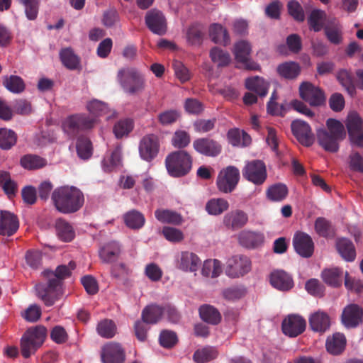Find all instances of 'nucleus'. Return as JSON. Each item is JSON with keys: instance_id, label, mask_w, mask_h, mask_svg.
I'll use <instances>...</instances> for the list:
<instances>
[{"instance_id": "1", "label": "nucleus", "mask_w": 363, "mask_h": 363, "mask_svg": "<svg viewBox=\"0 0 363 363\" xmlns=\"http://www.w3.org/2000/svg\"><path fill=\"white\" fill-rule=\"evenodd\" d=\"M76 264L70 261L68 265H60L55 272L44 271L43 274L47 279L45 284L40 283L36 284L35 290L38 296L43 301L46 306L54 305L62 295V280L71 274L72 270L74 269Z\"/></svg>"}, {"instance_id": "2", "label": "nucleus", "mask_w": 363, "mask_h": 363, "mask_svg": "<svg viewBox=\"0 0 363 363\" xmlns=\"http://www.w3.org/2000/svg\"><path fill=\"white\" fill-rule=\"evenodd\" d=\"M52 201L56 209L62 213H75L83 206V193L74 186H64L56 188L51 195Z\"/></svg>"}, {"instance_id": "3", "label": "nucleus", "mask_w": 363, "mask_h": 363, "mask_svg": "<svg viewBox=\"0 0 363 363\" xmlns=\"http://www.w3.org/2000/svg\"><path fill=\"white\" fill-rule=\"evenodd\" d=\"M328 129H320L317 131V139L319 145L327 152L338 151L339 143L346 135L345 127L336 119L329 118L326 121Z\"/></svg>"}, {"instance_id": "4", "label": "nucleus", "mask_w": 363, "mask_h": 363, "mask_svg": "<svg viewBox=\"0 0 363 363\" xmlns=\"http://www.w3.org/2000/svg\"><path fill=\"white\" fill-rule=\"evenodd\" d=\"M98 121L84 113L72 114L62 122L63 132L70 139H74L80 133H86L94 128Z\"/></svg>"}, {"instance_id": "5", "label": "nucleus", "mask_w": 363, "mask_h": 363, "mask_svg": "<svg viewBox=\"0 0 363 363\" xmlns=\"http://www.w3.org/2000/svg\"><path fill=\"white\" fill-rule=\"evenodd\" d=\"M117 79L124 92L129 95H139L145 89L146 83L143 74L133 67L119 69Z\"/></svg>"}, {"instance_id": "6", "label": "nucleus", "mask_w": 363, "mask_h": 363, "mask_svg": "<svg viewBox=\"0 0 363 363\" xmlns=\"http://www.w3.org/2000/svg\"><path fill=\"white\" fill-rule=\"evenodd\" d=\"M47 335V329L43 325L30 327L26 330L21 339V352L28 359L42 346Z\"/></svg>"}, {"instance_id": "7", "label": "nucleus", "mask_w": 363, "mask_h": 363, "mask_svg": "<svg viewBox=\"0 0 363 363\" xmlns=\"http://www.w3.org/2000/svg\"><path fill=\"white\" fill-rule=\"evenodd\" d=\"M165 167L172 177H182L187 175L192 169L193 160L185 150L171 152L165 158Z\"/></svg>"}, {"instance_id": "8", "label": "nucleus", "mask_w": 363, "mask_h": 363, "mask_svg": "<svg viewBox=\"0 0 363 363\" xmlns=\"http://www.w3.org/2000/svg\"><path fill=\"white\" fill-rule=\"evenodd\" d=\"M250 259L242 255H236L229 258L226 262L225 273L230 278H239L251 271Z\"/></svg>"}, {"instance_id": "9", "label": "nucleus", "mask_w": 363, "mask_h": 363, "mask_svg": "<svg viewBox=\"0 0 363 363\" xmlns=\"http://www.w3.org/2000/svg\"><path fill=\"white\" fill-rule=\"evenodd\" d=\"M242 173L243 178L255 185L262 184L267 177L265 164L258 160L247 162Z\"/></svg>"}, {"instance_id": "10", "label": "nucleus", "mask_w": 363, "mask_h": 363, "mask_svg": "<svg viewBox=\"0 0 363 363\" xmlns=\"http://www.w3.org/2000/svg\"><path fill=\"white\" fill-rule=\"evenodd\" d=\"M239 179V169L234 166H228L221 170L218 176V189L223 193H230L235 189Z\"/></svg>"}, {"instance_id": "11", "label": "nucleus", "mask_w": 363, "mask_h": 363, "mask_svg": "<svg viewBox=\"0 0 363 363\" xmlns=\"http://www.w3.org/2000/svg\"><path fill=\"white\" fill-rule=\"evenodd\" d=\"M251 51V45L246 40H241L234 45L233 52L235 60L241 63L245 69L259 70V65L250 58Z\"/></svg>"}, {"instance_id": "12", "label": "nucleus", "mask_w": 363, "mask_h": 363, "mask_svg": "<svg viewBox=\"0 0 363 363\" xmlns=\"http://www.w3.org/2000/svg\"><path fill=\"white\" fill-rule=\"evenodd\" d=\"M160 139L155 134H147L140 141V157L146 162H152L155 157H157L160 152Z\"/></svg>"}, {"instance_id": "13", "label": "nucleus", "mask_w": 363, "mask_h": 363, "mask_svg": "<svg viewBox=\"0 0 363 363\" xmlns=\"http://www.w3.org/2000/svg\"><path fill=\"white\" fill-rule=\"evenodd\" d=\"M301 98L311 106H319L325 101L324 92L310 82H304L299 86Z\"/></svg>"}, {"instance_id": "14", "label": "nucleus", "mask_w": 363, "mask_h": 363, "mask_svg": "<svg viewBox=\"0 0 363 363\" xmlns=\"http://www.w3.org/2000/svg\"><path fill=\"white\" fill-rule=\"evenodd\" d=\"M346 126L352 145L363 147V121L357 113L348 116Z\"/></svg>"}, {"instance_id": "15", "label": "nucleus", "mask_w": 363, "mask_h": 363, "mask_svg": "<svg viewBox=\"0 0 363 363\" xmlns=\"http://www.w3.org/2000/svg\"><path fill=\"white\" fill-rule=\"evenodd\" d=\"M341 321L347 328H355L363 322V308L356 303L346 306L341 315Z\"/></svg>"}, {"instance_id": "16", "label": "nucleus", "mask_w": 363, "mask_h": 363, "mask_svg": "<svg viewBox=\"0 0 363 363\" xmlns=\"http://www.w3.org/2000/svg\"><path fill=\"white\" fill-rule=\"evenodd\" d=\"M145 24L150 31L155 34L162 35L167 32V20L163 13L153 9L145 15Z\"/></svg>"}, {"instance_id": "17", "label": "nucleus", "mask_w": 363, "mask_h": 363, "mask_svg": "<svg viewBox=\"0 0 363 363\" xmlns=\"http://www.w3.org/2000/svg\"><path fill=\"white\" fill-rule=\"evenodd\" d=\"M306 323L303 318L298 315H289L281 323L283 333L289 337H294L303 333Z\"/></svg>"}, {"instance_id": "18", "label": "nucleus", "mask_w": 363, "mask_h": 363, "mask_svg": "<svg viewBox=\"0 0 363 363\" xmlns=\"http://www.w3.org/2000/svg\"><path fill=\"white\" fill-rule=\"evenodd\" d=\"M293 245L297 254L302 257L309 258L313 254L314 242L311 237L306 233H296L293 238Z\"/></svg>"}, {"instance_id": "19", "label": "nucleus", "mask_w": 363, "mask_h": 363, "mask_svg": "<svg viewBox=\"0 0 363 363\" xmlns=\"http://www.w3.org/2000/svg\"><path fill=\"white\" fill-rule=\"evenodd\" d=\"M335 250L342 260L353 262L357 258V249L354 242L347 237H339L335 241Z\"/></svg>"}, {"instance_id": "20", "label": "nucleus", "mask_w": 363, "mask_h": 363, "mask_svg": "<svg viewBox=\"0 0 363 363\" xmlns=\"http://www.w3.org/2000/svg\"><path fill=\"white\" fill-rule=\"evenodd\" d=\"M193 147L199 154L207 157H216L222 150L221 145L218 141L209 138L194 140Z\"/></svg>"}, {"instance_id": "21", "label": "nucleus", "mask_w": 363, "mask_h": 363, "mask_svg": "<svg viewBox=\"0 0 363 363\" xmlns=\"http://www.w3.org/2000/svg\"><path fill=\"white\" fill-rule=\"evenodd\" d=\"M291 131L295 138L302 145L309 147L314 142V135L310 125L302 120L292 121Z\"/></svg>"}, {"instance_id": "22", "label": "nucleus", "mask_w": 363, "mask_h": 363, "mask_svg": "<svg viewBox=\"0 0 363 363\" xmlns=\"http://www.w3.org/2000/svg\"><path fill=\"white\" fill-rule=\"evenodd\" d=\"M101 358L103 363H124L125 350L120 344L111 342L103 347Z\"/></svg>"}, {"instance_id": "23", "label": "nucleus", "mask_w": 363, "mask_h": 363, "mask_svg": "<svg viewBox=\"0 0 363 363\" xmlns=\"http://www.w3.org/2000/svg\"><path fill=\"white\" fill-rule=\"evenodd\" d=\"M177 267L184 272H196L201 264L200 258L194 252H182L177 255Z\"/></svg>"}, {"instance_id": "24", "label": "nucleus", "mask_w": 363, "mask_h": 363, "mask_svg": "<svg viewBox=\"0 0 363 363\" xmlns=\"http://www.w3.org/2000/svg\"><path fill=\"white\" fill-rule=\"evenodd\" d=\"M19 228L17 216L7 211H0V235L11 236Z\"/></svg>"}, {"instance_id": "25", "label": "nucleus", "mask_w": 363, "mask_h": 363, "mask_svg": "<svg viewBox=\"0 0 363 363\" xmlns=\"http://www.w3.org/2000/svg\"><path fill=\"white\" fill-rule=\"evenodd\" d=\"M308 322L311 330L320 334L328 331L331 325L329 315L320 310L312 313L309 317Z\"/></svg>"}, {"instance_id": "26", "label": "nucleus", "mask_w": 363, "mask_h": 363, "mask_svg": "<svg viewBox=\"0 0 363 363\" xmlns=\"http://www.w3.org/2000/svg\"><path fill=\"white\" fill-rule=\"evenodd\" d=\"M269 282L271 285L282 291H286L294 287V281L290 274L284 270H275L270 274Z\"/></svg>"}, {"instance_id": "27", "label": "nucleus", "mask_w": 363, "mask_h": 363, "mask_svg": "<svg viewBox=\"0 0 363 363\" xmlns=\"http://www.w3.org/2000/svg\"><path fill=\"white\" fill-rule=\"evenodd\" d=\"M121 253V246L116 241H111L103 245L99 255L104 263L111 264L116 262Z\"/></svg>"}, {"instance_id": "28", "label": "nucleus", "mask_w": 363, "mask_h": 363, "mask_svg": "<svg viewBox=\"0 0 363 363\" xmlns=\"http://www.w3.org/2000/svg\"><path fill=\"white\" fill-rule=\"evenodd\" d=\"M248 221L247 214L242 210L230 211L225 215L223 224L228 228L237 230L242 228Z\"/></svg>"}, {"instance_id": "29", "label": "nucleus", "mask_w": 363, "mask_h": 363, "mask_svg": "<svg viewBox=\"0 0 363 363\" xmlns=\"http://www.w3.org/2000/svg\"><path fill=\"white\" fill-rule=\"evenodd\" d=\"M239 243L247 249H255L264 241L263 233L250 230H243L238 235Z\"/></svg>"}, {"instance_id": "30", "label": "nucleus", "mask_w": 363, "mask_h": 363, "mask_svg": "<svg viewBox=\"0 0 363 363\" xmlns=\"http://www.w3.org/2000/svg\"><path fill=\"white\" fill-rule=\"evenodd\" d=\"M347 340L343 333H335L327 337L325 347L327 351L333 355H339L345 349Z\"/></svg>"}, {"instance_id": "31", "label": "nucleus", "mask_w": 363, "mask_h": 363, "mask_svg": "<svg viewBox=\"0 0 363 363\" xmlns=\"http://www.w3.org/2000/svg\"><path fill=\"white\" fill-rule=\"evenodd\" d=\"M343 275L344 271L340 267L327 268L321 272V278L324 283L333 288L342 285Z\"/></svg>"}, {"instance_id": "32", "label": "nucleus", "mask_w": 363, "mask_h": 363, "mask_svg": "<svg viewBox=\"0 0 363 363\" xmlns=\"http://www.w3.org/2000/svg\"><path fill=\"white\" fill-rule=\"evenodd\" d=\"M315 233L325 238H333L336 234V228L332 222L324 217H318L314 223Z\"/></svg>"}, {"instance_id": "33", "label": "nucleus", "mask_w": 363, "mask_h": 363, "mask_svg": "<svg viewBox=\"0 0 363 363\" xmlns=\"http://www.w3.org/2000/svg\"><path fill=\"white\" fill-rule=\"evenodd\" d=\"M86 109L91 114L90 116L95 118L98 116H106L108 119L112 116L108 104L98 99H93L87 102Z\"/></svg>"}, {"instance_id": "34", "label": "nucleus", "mask_w": 363, "mask_h": 363, "mask_svg": "<svg viewBox=\"0 0 363 363\" xmlns=\"http://www.w3.org/2000/svg\"><path fill=\"white\" fill-rule=\"evenodd\" d=\"M155 216L157 220L162 223L178 225L182 224L183 221L182 216L179 213L169 209H157L155 211Z\"/></svg>"}, {"instance_id": "35", "label": "nucleus", "mask_w": 363, "mask_h": 363, "mask_svg": "<svg viewBox=\"0 0 363 363\" xmlns=\"http://www.w3.org/2000/svg\"><path fill=\"white\" fill-rule=\"evenodd\" d=\"M164 315V308L157 304H151L145 307L142 312V319L148 324L157 323Z\"/></svg>"}, {"instance_id": "36", "label": "nucleus", "mask_w": 363, "mask_h": 363, "mask_svg": "<svg viewBox=\"0 0 363 363\" xmlns=\"http://www.w3.org/2000/svg\"><path fill=\"white\" fill-rule=\"evenodd\" d=\"M199 311L201 318L208 324L218 325L221 320L220 312L211 305H202Z\"/></svg>"}, {"instance_id": "37", "label": "nucleus", "mask_w": 363, "mask_h": 363, "mask_svg": "<svg viewBox=\"0 0 363 363\" xmlns=\"http://www.w3.org/2000/svg\"><path fill=\"white\" fill-rule=\"evenodd\" d=\"M209 35L215 43L227 45L230 43V36L228 30L219 23H213L209 28Z\"/></svg>"}, {"instance_id": "38", "label": "nucleus", "mask_w": 363, "mask_h": 363, "mask_svg": "<svg viewBox=\"0 0 363 363\" xmlns=\"http://www.w3.org/2000/svg\"><path fill=\"white\" fill-rule=\"evenodd\" d=\"M2 84L8 91L13 94H21L26 89L24 80L18 75L4 76Z\"/></svg>"}, {"instance_id": "39", "label": "nucleus", "mask_w": 363, "mask_h": 363, "mask_svg": "<svg viewBox=\"0 0 363 363\" xmlns=\"http://www.w3.org/2000/svg\"><path fill=\"white\" fill-rule=\"evenodd\" d=\"M60 58L63 65L69 69H77L80 66L79 57L70 48L62 49L60 52Z\"/></svg>"}, {"instance_id": "40", "label": "nucleus", "mask_w": 363, "mask_h": 363, "mask_svg": "<svg viewBox=\"0 0 363 363\" xmlns=\"http://www.w3.org/2000/svg\"><path fill=\"white\" fill-rule=\"evenodd\" d=\"M245 86L248 90L255 91L263 97L268 93L269 83L259 77H255L246 79Z\"/></svg>"}, {"instance_id": "41", "label": "nucleus", "mask_w": 363, "mask_h": 363, "mask_svg": "<svg viewBox=\"0 0 363 363\" xmlns=\"http://www.w3.org/2000/svg\"><path fill=\"white\" fill-rule=\"evenodd\" d=\"M55 228L58 238L64 242H70L74 238V231L71 225L65 220L57 219Z\"/></svg>"}, {"instance_id": "42", "label": "nucleus", "mask_w": 363, "mask_h": 363, "mask_svg": "<svg viewBox=\"0 0 363 363\" xmlns=\"http://www.w3.org/2000/svg\"><path fill=\"white\" fill-rule=\"evenodd\" d=\"M228 208V201L222 198L211 199L206 203L205 206L207 213L212 216L220 215L227 211Z\"/></svg>"}, {"instance_id": "43", "label": "nucleus", "mask_w": 363, "mask_h": 363, "mask_svg": "<svg viewBox=\"0 0 363 363\" xmlns=\"http://www.w3.org/2000/svg\"><path fill=\"white\" fill-rule=\"evenodd\" d=\"M325 34L328 40L333 44L339 45L342 41V27L335 20L325 26Z\"/></svg>"}, {"instance_id": "44", "label": "nucleus", "mask_w": 363, "mask_h": 363, "mask_svg": "<svg viewBox=\"0 0 363 363\" xmlns=\"http://www.w3.org/2000/svg\"><path fill=\"white\" fill-rule=\"evenodd\" d=\"M278 74L288 79H295L300 73L301 68L298 64L294 62H286L277 67Z\"/></svg>"}, {"instance_id": "45", "label": "nucleus", "mask_w": 363, "mask_h": 363, "mask_svg": "<svg viewBox=\"0 0 363 363\" xmlns=\"http://www.w3.org/2000/svg\"><path fill=\"white\" fill-rule=\"evenodd\" d=\"M17 134L11 129L0 128V148L4 150L11 149L17 143Z\"/></svg>"}, {"instance_id": "46", "label": "nucleus", "mask_w": 363, "mask_h": 363, "mask_svg": "<svg viewBox=\"0 0 363 363\" xmlns=\"http://www.w3.org/2000/svg\"><path fill=\"white\" fill-rule=\"evenodd\" d=\"M288 192V188L285 184L277 183L268 188L267 197L272 201H281L286 199Z\"/></svg>"}, {"instance_id": "47", "label": "nucleus", "mask_w": 363, "mask_h": 363, "mask_svg": "<svg viewBox=\"0 0 363 363\" xmlns=\"http://www.w3.org/2000/svg\"><path fill=\"white\" fill-rule=\"evenodd\" d=\"M20 163L25 169H36L44 167L47 164V161L35 155H26L21 157Z\"/></svg>"}, {"instance_id": "48", "label": "nucleus", "mask_w": 363, "mask_h": 363, "mask_svg": "<svg viewBox=\"0 0 363 363\" xmlns=\"http://www.w3.org/2000/svg\"><path fill=\"white\" fill-rule=\"evenodd\" d=\"M96 330L101 337L109 339L115 336L117 328L112 320L104 319L98 323Z\"/></svg>"}, {"instance_id": "49", "label": "nucleus", "mask_w": 363, "mask_h": 363, "mask_svg": "<svg viewBox=\"0 0 363 363\" xmlns=\"http://www.w3.org/2000/svg\"><path fill=\"white\" fill-rule=\"evenodd\" d=\"M124 221L128 228L140 229L144 225L145 219L141 213L133 210L125 214Z\"/></svg>"}, {"instance_id": "50", "label": "nucleus", "mask_w": 363, "mask_h": 363, "mask_svg": "<svg viewBox=\"0 0 363 363\" xmlns=\"http://www.w3.org/2000/svg\"><path fill=\"white\" fill-rule=\"evenodd\" d=\"M222 272L221 263L218 259H209L203 262L201 274L206 277L215 278Z\"/></svg>"}, {"instance_id": "51", "label": "nucleus", "mask_w": 363, "mask_h": 363, "mask_svg": "<svg viewBox=\"0 0 363 363\" xmlns=\"http://www.w3.org/2000/svg\"><path fill=\"white\" fill-rule=\"evenodd\" d=\"M78 156L83 159H89L92 155V145L90 140L84 136L78 138L76 144Z\"/></svg>"}, {"instance_id": "52", "label": "nucleus", "mask_w": 363, "mask_h": 363, "mask_svg": "<svg viewBox=\"0 0 363 363\" xmlns=\"http://www.w3.org/2000/svg\"><path fill=\"white\" fill-rule=\"evenodd\" d=\"M218 355L217 350L211 347H207L201 350H197L193 359L196 363H204L215 359Z\"/></svg>"}, {"instance_id": "53", "label": "nucleus", "mask_w": 363, "mask_h": 363, "mask_svg": "<svg viewBox=\"0 0 363 363\" xmlns=\"http://www.w3.org/2000/svg\"><path fill=\"white\" fill-rule=\"evenodd\" d=\"M325 16V12L315 9L311 11L308 18V23L311 30L315 32H319L323 28V20Z\"/></svg>"}, {"instance_id": "54", "label": "nucleus", "mask_w": 363, "mask_h": 363, "mask_svg": "<svg viewBox=\"0 0 363 363\" xmlns=\"http://www.w3.org/2000/svg\"><path fill=\"white\" fill-rule=\"evenodd\" d=\"M247 289L243 286H234L223 290L222 295L228 301H236L244 297Z\"/></svg>"}, {"instance_id": "55", "label": "nucleus", "mask_w": 363, "mask_h": 363, "mask_svg": "<svg viewBox=\"0 0 363 363\" xmlns=\"http://www.w3.org/2000/svg\"><path fill=\"white\" fill-rule=\"evenodd\" d=\"M210 57L212 61L220 67L226 66L230 62L229 53L218 47H214L211 50Z\"/></svg>"}, {"instance_id": "56", "label": "nucleus", "mask_w": 363, "mask_h": 363, "mask_svg": "<svg viewBox=\"0 0 363 363\" xmlns=\"http://www.w3.org/2000/svg\"><path fill=\"white\" fill-rule=\"evenodd\" d=\"M203 33L199 24H194L187 30L186 38L189 44L200 45L203 41Z\"/></svg>"}, {"instance_id": "57", "label": "nucleus", "mask_w": 363, "mask_h": 363, "mask_svg": "<svg viewBox=\"0 0 363 363\" xmlns=\"http://www.w3.org/2000/svg\"><path fill=\"white\" fill-rule=\"evenodd\" d=\"M24 6L25 13L28 20H35L38 13L39 0H17Z\"/></svg>"}, {"instance_id": "58", "label": "nucleus", "mask_w": 363, "mask_h": 363, "mask_svg": "<svg viewBox=\"0 0 363 363\" xmlns=\"http://www.w3.org/2000/svg\"><path fill=\"white\" fill-rule=\"evenodd\" d=\"M337 77L340 83L345 87L347 93L351 96L355 94V86L353 83L352 78L348 72L346 70H341L338 72Z\"/></svg>"}, {"instance_id": "59", "label": "nucleus", "mask_w": 363, "mask_h": 363, "mask_svg": "<svg viewBox=\"0 0 363 363\" xmlns=\"http://www.w3.org/2000/svg\"><path fill=\"white\" fill-rule=\"evenodd\" d=\"M121 152L118 149L114 150L110 157L104 158L102 162V167L104 172H111L115 167L120 164Z\"/></svg>"}, {"instance_id": "60", "label": "nucleus", "mask_w": 363, "mask_h": 363, "mask_svg": "<svg viewBox=\"0 0 363 363\" xmlns=\"http://www.w3.org/2000/svg\"><path fill=\"white\" fill-rule=\"evenodd\" d=\"M191 142L190 135L185 130H177L172 139L174 147L182 149L187 147Z\"/></svg>"}, {"instance_id": "61", "label": "nucleus", "mask_w": 363, "mask_h": 363, "mask_svg": "<svg viewBox=\"0 0 363 363\" xmlns=\"http://www.w3.org/2000/svg\"><path fill=\"white\" fill-rule=\"evenodd\" d=\"M287 9L290 16L298 22H303L305 14L301 5L296 0H291L287 4Z\"/></svg>"}, {"instance_id": "62", "label": "nucleus", "mask_w": 363, "mask_h": 363, "mask_svg": "<svg viewBox=\"0 0 363 363\" xmlns=\"http://www.w3.org/2000/svg\"><path fill=\"white\" fill-rule=\"evenodd\" d=\"M216 119H197L193 123V128L195 132L199 133H206L212 130L215 128Z\"/></svg>"}, {"instance_id": "63", "label": "nucleus", "mask_w": 363, "mask_h": 363, "mask_svg": "<svg viewBox=\"0 0 363 363\" xmlns=\"http://www.w3.org/2000/svg\"><path fill=\"white\" fill-rule=\"evenodd\" d=\"M180 117V113L175 109L167 110L161 112L158 121L162 125H168L175 123Z\"/></svg>"}, {"instance_id": "64", "label": "nucleus", "mask_w": 363, "mask_h": 363, "mask_svg": "<svg viewBox=\"0 0 363 363\" xmlns=\"http://www.w3.org/2000/svg\"><path fill=\"white\" fill-rule=\"evenodd\" d=\"M132 128V122L130 120H122L115 124L113 133L116 138H121L128 135L131 131Z\"/></svg>"}]
</instances>
